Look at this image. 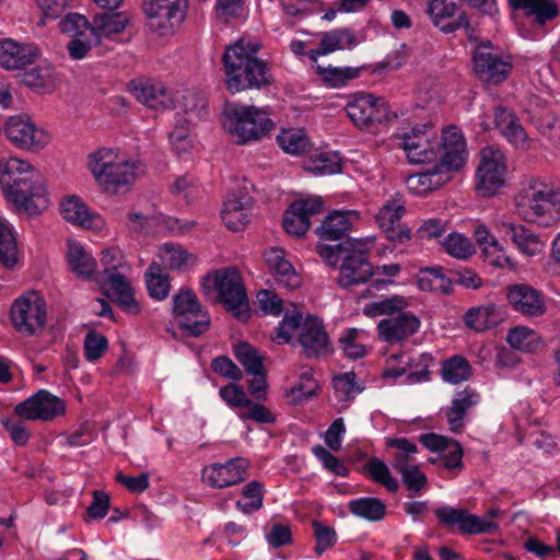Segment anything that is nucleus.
<instances>
[{"mask_svg":"<svg viewBox=\"0 0 560 560\" xmlns=\"http://www.w3.org/2000/svg\"><path fill=\"white\" fill-rule=\"evenodd\" d=\"M260 44L238 39L229 46L222 57L224 83L231 93L262 89L273 82L267 62L257 57Z\"/></svg>","mask_w":560,"mask_h":560,"instance_id":"obj_1","label":"nucleus"},{"mask_svg":"<svg viewBox=\"0 0 560 560\" xmlns=\"http://www.w3.org/2000/svg\"><path fill=\"white\" fill-rule=\"evenodd\" d=\"M435 145L439 147L441 165L412 174L407 179L409 189L417 195H425L442 187L450 180V174L442 168L458 170L467 159L464 136L455 126L446 128L442 133L441 143L435 142Z\"/></svg>","mask_w":560,"mask_h":560,"instance_id":"obj_2","label":"nucleus"},{"mask_svg":"<svg viewBox=\"0 0 560 560\" xmlns=\"http://www.w3.org/2000/svg\"><path fill=\"white\" fill-rule=\"evenodd\" d=\"M515 208L527 222L551 225L560 221V188L547 179L530 177L515 195Z\"/></svg>","mask_w":560,"mask_h":560,"instance_id":"obj_3","label":"nucleus"},{"mask_svg":"<svg viewBox=\"0 0 560 560\" xmlns=\"http://www.w3.org/2000/svg\"><path fill=\"white\" fill-rule=\"evenodd\" d=\"M409 302L405 296L392 295L365 304L363 314L369 317L387 315L377 324L381 340L394 345L401 343L416 335L421 326L420 318L411 312H405Z\"/></svg>","mask_w":560,"mask_h":560,"instance_id":"obj_4","label":"nucleus"},{"mask_svg":"<svg viewBox=\"0 0 560 560\" xmlns=\"http://www.w3.org/2000/svg\"><path fill=\"white\" fill-rule=\"evenodd\" d=\"M89 170L109 194H124L142 172L141 165L113 149L101 148L89 155Z\"/></svg>","mask_w":560,"mask_h":560,"instance_id":"obj_5","label":"nucleus"},{"mask_svg":"<svg viewBox=\"0 0 560 560\" xmlns=\"http://www.w3.org/2000/svg\"><path fill=\"white\" fill-rule=\"evenodd\" d=\"M21 185L33 187L28 209H47L49 201L43 176L30 163L18 158L0 160V186L8 201L25 200Z\"/></svg>","mask_w":560,"mask_h":560,"instance_id":"obj_6","label":"nucleus"},{"mask_svg":"<svg viewBox=\"0 0 560 560\" xmlns=\"http://www.w3.org/2000/svg\"><path fill=\"white\" fill-rule=\"evenodd\" d=\"M223 117V128L241 145L262 139L275 128L267 112L256 106H230Z\"/></svg>","mask_w":560,"mask_h":560,"instance_id":"obj_7","label":"nucleus"},{"mask_svg":"<svg viewBox=\"0 0 560 560\" xmlns=\"http://www.w3.org/2000/svg\"><path fill=\"white\" fill-rule=\"evenodd\" d=\"M214 288L219 301L224 307L241 318L247 314L248 301L240 272L233 268H223L207 275L202 281L203 290Z\"/></svg>","mask_w":560,"mask_h":560,"instance_id":"obj_8","label":"nucleus"},{"mask_svg":"<svg viewBox=\"0 0 560 560\" xmlns=\"http://www.w3.org/2000/svg\"><path fill=\"white\" fill-rule=\"evenodd\" d=\"M173 318L183 334L190 337H199L210 327L209 313L188 288H182L173 296Z\"/></svg>","mask_w":560,"mask_h":560,"instance_id":"obj_9","label":"nucleus"},{"mask_svg":"<svg viewBox=\"0 0 560 560\" xmlns=\"http://www.w3.org/2000/svg\"><path fill=\"white\" fill-rule=\"evenodd\" d=\"M187 0H143L142 9L148 28L159 36L175 33L185 20Z\"/></svg>","mask_w":560,"mask_h":560,"instance_id":"obj_10","label":"nucleus"},{"mask_svg":"<svg viewBox=\"0 0 560 560\" xmlns=\"http://www.w3.org/2000/svg\"><path fill=\"white\" fill-rule=\"evenodd\" d=\"M350 247L345 255L338 276V284L350 288L365 283L373 276V268L369 260L368 252L373 247L372 238L347 240Z\"/></svg>","mask_w":560,"mask_h":560,"instance_id":"obj_11","label":"nucleus"},{"mask_svg":"<svg viewBox=\"0 0 560 560\" xmlns=\"http://www.w3.org/2000/svg\"><path fill=\"white\" fill-rule=\"evenodd\" d=\"M10 315L18 332L26 337L38 335L46 325V301L35 291L27 292L13 302Z\"/></svg>","mask_w":560,"mask_h":560,"instance_id":"obj_12","label":"nucleus"},{"mask_svg":"<svg viewBox=\"0 0 560 560\" xmlns=\"http://www.w3.org/2000/svg\"><path fill=\"white\" fill-rule=\"evenodd\" d=\"M499 509H491L487 512V518L469 513L465 509L441 506L435 510L439 522L447 527L457 526L458 532L464 535L494 534L499 524L493 518L500 515Z\"/></svg>","mask_w":560,"mask_h":560,"instance_id":"obj_13","label":"nucleus"},{"mask_svg":"<svg viewBox=\"0 0 560 560\" xmlns=\"http://www.w3.org/2000/svg\"><path fill=\"white\" fill-rule=\"evenodd\" d=\"M506 158L497 147L488 145L480 151L476 172V188L482 197L494 195L505 183Z\"/></svg>","mask_w":560,"mask_h":560,"instance_id":"obj_14","label":"nucleus"},{"mask_svg":"<svg viewBox=\"0 0 560 560\" xmlns=\"http://www.w3.org/2000/svg\"><path fill=\"white\" fill-rule=\"evenodd\" d=\"M472 62L478 78L493 84L504 81L512 70L510 57L502 56L490 42L482 43L475 49Z\"/></svg>","mask_w":560,"mask_h":560,"instance_id":"obj_15","label":"nucleus"},{"mask_svg":"<svg viewBox=\"0 0 560 560\" xmlns=\"http://www.w3.org/2000/svg\"><path fill=\"white\" fill-rule=\"evenodd\" d=\"M346 109L349 118L359 128H371L392 119L384 100L372 94L355 97L347 105Z\"/></svg>","mask_w":560,"mask_h":560,"instance_id":"obj_16","label":"nucleus"},{"mask_svg":"<svg viewBox=\"0 0 560 560\" xmlns=\"http://www.w3.org/2000/svg\"><path fill=\"white\" fill-rule=\"evenodd\" d=\"M431 127L423 125L412 128L409 133L394 138L396 147L401 148L410 163H429L438 159V152L430 135Z\"/></svg>","mask_w":560,"mask_h":560,"instance_id":"obj_17","label":"nucleus"},{"mask_svg":"<svg viewBox=\"0 0 560 560\" xmlns=\"http://www.w3.org/2000/svg\"><path fill=\"white\" fill-rule=\"evenodd\" d=\"M7 138L15 147L24 150L37 151L49 142L48 133L35 126L27 116H13L4 127Z\"/></svg>","mask_w":560,"mask_h":560,"instance_id":"obj_18","label":"nucleus"},{"mask_svg":"<svg viewBox=\"0 0 560 560\" xmlns=\"http://www.w3.org/2000/svg\"><path fill=\"white\" fill-rule=\"evenodd\" d=\"M505 295L511 308L526 318L541 317L547 312L542 292L527 283L508 285Z\"/></svg>","mask_w":560,"mask_h":560,"instance_id":"obj_19","label":"nucleus"},{"mask_svg":"<svg viewBox=\"0 0 560 560\" xmlns=\"http://www.w3.org/2000/svg\"><path fill=\"white\" fill-rule=\"evenodd\" d=\"M248 460L243 457L211 464L202 469V480L211 488L222 489L243 482L248 477Z\"/></svg>","mask_w":560,"mask_h":560,"instance_id":"obj_20","label":"nucleus"},{"mask_svg":"<svg viewBox=\"0 0 560 560\" xmlns=\"http://www.w3.org/2000/svg\"><path fill=\"white\" fill-rule=\"evenodd\" d=\"M14 412L26 420H51L65 412L61 399L45 389L38 390L33 396L21 401L14 407Z\"/></svg>","mask_w":560,"mask_h":560,"instance_id":"obj_21","label":"nucleus"},{"mask_svg":"<svg viewBox=\"0 0 560 560\" xmlns=\"http://www.w3.org/2000/svg\"><path fill=\"white\" fill-rule=\"evenodd\" d=\"M322 211L323 201L318 197L296 200L284 212L283 229L289 235L300 238L310 230L311 219Z\"/></svg>","mask_w":560,"mask_h":560,"instance_id":"obj_22","label":"nucleus"},{"mask_svg":"<svg viewBox=\"0 0 560 560\" xmlns=\"http://www.w3.org/2000/svg\"><path fill=\"white\" fill-rule=\"evenodd\" d=\"M62 31L72 34V39L67 45L72 59H83L92 46L100 44L90 27V22L81 14H68L62 21Z\"/></svg>","mask_w":560,"mask_h":560,"instance_id":"obj_23","label":"nucleus"},{"mask_svg":"<svg viewBox=\"0 0 560 560\" xmlns=\"http://www.w3.org/2000/svg\"><path fill=\"white\" fill-rule=\"evenodd\" d=\"M299 343L308 358H318L330 352V343L323 322L314 316L303 319L299 332Z\"/></svg>","mask_w":560,"mask_h":560,"instance_id":"obj_24","label":"nucleus"},{"mask_svg":"<svg viewBox=\"0 0 560 560\" xmlns=\"http://www.w3.org/2000/svg\"><path fill=\"white\" fill-rule=\"evenodd\" d=\"M252 197L246 186L232 191L222 209V220L231 231H240L249 222Z\"/></svg>","mask_w":560,"mask_h":560,"instance_id":"obj_25","label":"nucleus"},{"mask_svg":"<svg viewBox=\"0 0 560 560\" xmlns=\"http://www.w3.org/2000/svg\"><path fill=\"white\" fill-rule=\"evenodd\" d=\"M39 50L34 44L19 43L12 38L0 39V67L7 70L23 69L32 65Z\"/></svg>","mask_w":560,"mask_h":560,"instance_id":"obj_26","label":"nucleus"},{"mask_svg":"<svg viewBox=\"0 0 560 560\" xmlns=\"http://www.w3.org/2000/svg\"><path fill=\"white\" fill-rule=\"evenodd\" d=\"M419 442L429 451L440 453L446 469L463 468V448L456 440L435 433H425L419 436Z\"/></svg>","mask_w":560,"mask_h":560,"instance_id":"obj_27","label":"nucleus"},{"mask_svg":"<svg viewBox=\"0 0 560 560\" xmlns=\"http://www.w3.org/2000/svg\"><path fill=\"white\" fill-rule=\"evenodd\" d=\"M501 232H504L515 248L526 257H534L544 252L546 241L524 224L502 222Z\"/></svg>","mask_w":560,"mask_h":560,"instance_id":"obj_28","label":"nucleus"},{"mask_svg":"<svg viewBox=\"0 0 560 560\" xmlns=\"http://www.w3.org/2000/svg\"><path fill=\"white\" fill-rule=\"evenodd\" d=\"M264 257L269 271L280 287L289 291L300 288L302 278L285 258L283 249L272 247L265 252Z\"/></svg>","mask_w":560,"mask_h":560,"instance_id":"obj_29","label":"nucleus"},{"mask_svg":"<svg viewBox=\"0 0 560 560\" xmlns=\"http://www.w3.org/2000/svg\"><path fill=\"white\" fill-rule=\"evenodd\" d=\"M62 218L74 225L90 230H101L104 225L103 218L91 211L78 196H68L60 201Z\"/></svg>","mask_w":560,"mask_h":560,"instance_id":"obj_30","label":"nucleus"},{"mask_svg":"<svg viewBox=\"0 0 560 560\" xmlns=\"http://www.w3.org/2000/svg\"><path fill=\"white\" fill-rule=\"evenodd\" d=\"M479 401V394L468 386L455 394L451 406L445 410L447 423L452 432L458 433L464 429L468 411L476 407Z\"/></svg>","mask_w":560,"mask_h":560,"instance_id":"obj_31","label":"nucleus"},{"mask_svg":"<svg viewBox=\"0 0 560 560\" xmlns=\"http://www.w3.org/2000/svg\"><path fill=\"white\" fill-rule=\"evenodd\" d=\"M358 220L359 213L357 211H334L316 228V234L322 242L340 241Z\"/></svg>","mask_w":560,"mask_h":560,"instance_id":"obj_32","label":"nucleus"},{"mask_svg":"<svg viewBox=\"0 0 560 560\" xmlns=\"http://www.w3.org/2000/svg\"><path fill=\"white\" fill-rule=\"evenodd\" d=\"M106 287L109 298H112L124 311L130 314L140 312L139 304L133 296V290L126 280L124 272H112L106 278H98Z\"/></svg>","mask_w":560,"mask_h":560,"instance_id":"obj_33","label":"nucleus"},{"mask_svg":"<svg viewBox=\"0 0 560 560\" xmlns=\"http://www.w3.org/2000/svg\"><path fill=\"white\" fill-rule=\"evenodd\" d=\"M132 93L139 102L155 110L170 108L174 104L173 96L160 82L133 81Z\"/></svg>","mask_w":560,"mask_h":560,"instance_id":"obj_34","label":"nucleus"},{"mask_svg":"<svg viewBox=\"0 0 560 560\" xmlns=\"http://www.w3.org/2000/svg\"><path fill=\"white\" fill-rule=\"evenodd\" d=\"M494 124L500 133L516 149L527 150L529 139L514 113L503 107H498L494 113Z\"/></svg>","mask_w":560,"mask_h":560,"instance_id":"obj_35","label":"nucleus"},{"mask_svg":"<svg viewBox=\"0 0 560 560\" xmlns=\"http://www.w3.org/2000/svg\"><path fill=\"white\" fill-rule=\"evenodd\" d=\"M67 259L70 270L78 278L84 280H98L96 260L79 242H68Z\"/></svg>","mask_w":560,"mask_h":560,"instance_id":"obj_36","label":"nucleus"},{"mask_svg":"<svg viewBox=\"0 0 560 560\" xmlns=\"http://www.w3.org/2000/svg\"><path fill=\"white\" fill-rule=\"evenodd\" d=\"M455 3L446 2L445 0H430L427 8V12L430 14L434 25L446 34L462 27L468 28L469 26L466 13H460L454 22L443 23L444 19L455 14Z\"/></svg>","mask_w":560,"mask_h":560,"instance_id":"obj_37","label":"nucleus"},{"mask_svg":"<svg viewBox=\"0 0 560 560\" xmlns=\"http://www.w3.org/2000/svg\"><path fill=\"white\" fill-rule=\"evenodd\" d=\"M358 44V38L350 30H332L322 35L318 48L310 51V58L316 61L318 56H325L336 50L352 49Z\"/></svg>","mask_w":560,"mask_h":560,"instance_id":"obj_38","label":"nucleus"},{"mask_svg":"<svg viewBox=\"0 0 560 560\" xmlns=\"http://www.w3.org/2000/svg\"><path fill=\"white\" fill-rule=\"evenodd\" d=\"M464 319L469 328L483 331L498 326L503 320V312L490 303L468 310Z\"/></svg>","mask_w":560,"mask_h":560,"instance_id":"obj_39","label":"nucleus"},{"mask_svg":"<svg viewBox=\"0 0 560 560\" xmlns=\"http://www.w3.org/2000/svg\"><path fill=\"white\" fill-rule=\"evenodd\" d=\"M128 24V18L122 12H105L96 14L90 23L91 30L101 43L103 37L121 33Z\"/></svg>","mask_w":560,"mask_h":560,"instance_id":"obj_40","label":"nucleus"},{"mask_svg":"<svg viewBox=\"0 0 560 560\" xmlns=\"http://www.w3.org/2000/svg\"><path fill=\"white\" fill-rule=\"evenodd\" d=\"M386 446L395 450L392 456V466L396 471L418 465L416 454L419 450L413 441L407 438H387Z\"/></svg>","mask_w":560,"mask_h":560,"instance_id":"obj_41","label":"nucleus"},{"mask_svg":"<svg viewBox=\"0 0 560 560\" xmlns=\"http://www.w3.org/2000/svg\"><path fill=\"white\" fill-rule=\"evenodd\" d=\"M162 262L172 270L188 271L196 265V256L179 245L165 243L159 248Z\"/></svg>","mask_w":560,"mask_h":560,"instance_id":"obj_42","label":"nucleus"},{"mask_svg":"<svg viewBox=\"0 0 560 560\" xmlns=\"http://www.w3.org/2000/svg\"><path fill=\"white\" fill-rule=\"evenodd\" d=\"M514 9L525 10V14L534 16L537 24L544 25L558 15V5L553 0H510Z\"/></svg>","mask_w":560,"mask_h":560,"instance_id":"obj_43","label":"nucleus"},{"mask_svg":"<svg viewBox=\"0 0 560 560\" xmlns=\"http://www.w3.org/2000/svg\"><path fill=\"white\" fill-rule=\"evenodd\" d=\"M173 106L180 108L190 120L202 118L206 115L207 98L201 91L185 90L174 100Z\"/></svg>","mask_w":560,"mask_h":560,"instance_id":"obj_44","label":"nucleus"},{"mask_svg":"<svg viewBox=\"0 0 560 560\" xmlns=\"http://www.w3.org/2000/svg\"><path fill=\"white\" fill-rule=\"evenodd\" d=\"M145 283L149 295L158 301L164 300L170 292V277L164 272L163 268L153 262L145 271Z\"/></svg>","mask_w":560,"mask_h":560,"instance_id":"obj_45","label":"nucleus"},{"mask_svg":"<svg viewBox=\"0 0 560 560\" xmlns=\"http://www.w3.org/2000/svg\"><path fill=\"white\" fill-rule=\"evenodd\" d=\"M406 212L405 201L401 197L387 200L375 214V220L383 232L392 231Z\"/></svg>","mask_w":560,"mask_h":560,"instance_id":"obj_46","label":"nucleus"},{"mask_svg":"<svg viewBox=\"0 0 560 560\" xmlns=\"http://www.w3.org/2000/svg\"><path fill=\"white\" fill-rule=\"evenodd\" d=\"M506 341L512 348L523 352H534L541 347L540 336L525 326H516L510 329Z\"/></svg>","mask_w":560,"mask_h":560,"instance_id":"obj_47","label":"nucleus"},{"mask_svg":"<svg viewBox=\"0 0 560 560\" xmlns=\"http://www.w3.org/2000/svg\"><path fill=\"white\" fill-rule=\"evenodd\" d=\"M348 509L352 514L372 522L382 520L386 514L385 504L372 497L351 500Z\"/></svg>","mask_w":560,"mask_h":560,"instance_id":"obj_48","label":"nucleus"},{"mask_svg":"<svg viewBox=\"0 0 560 560\" xmlns=\"http://www.w3.org/2000/svg\"><path fill=\"white\" fill-rule=\"evenodd\" d=\"M418 285L422 291L441 292L448 294L452 291V281L445 277L441 267L425 268L420 271Z\"/></svg>","mask_w":560,"mask_h":560,"instance_id":"obj_49","label":"nucleus"},{"mask_svg":"<svg viewBox=\"0 0 560 560\" xmlns=\"http://www.w3.org/2000/svg\"><path fill=\"white\" fill-rule=\"evenodd\" d=\"M18 261V245L10 226L0 219V264L12 268Z\"/></svg>","mask_w":560,"mask_h":560,"instance_id":"obj_50","label":"nucleus"},{"mask_svg":"<svg viewBox=\"0 0 560 560\" xmlns=\"http://www.w3.org/2000/svg\"><path fill=\"white\" fill-rule=\"evenodd\" d=\"M362 332L357 328L343 330L339 337L338 343L343 355L355 360L366 354V347L361 341Z\"/></svg>","mask_w":560,"mask_h":560,"instance_id":"obj_51","label":"nucleus"},{"mask_svg":"<svg viewBox=\"0 0 560 560\" xmlns=\"http://www.w3.org/2000/svg\"><path fill=\"white\" fill-rule=\"evenodd\" d=\"M317 73L323 81L330 88H340L346 85L350 80L359 77L360 68L351 67H328L317 66Z\"/></svg>","mask_w":560,"mask_h":560,"instance_id":"obj_52","label":"nucleus"},{"mask_svg":"<svg viewBox=\"0 0 560 560\" xmlns=\"http://www.w3.org/2000/svg\"><path fill=\"white\" fill-rule=\"evenodd\" d=\"M279 147L290 154H302L310 150L311 142L302 130L289 129L283 130L278 137Z\"/></svg>","mask_w":560,"mask_h":560,"instance_id":"obj_53","label":"nucleus"},{"mask_svg":"<svg viewBox=\"0 0 560 560\" xmlns=\"http://www.w3.org/2000/svg\"><path fill=\"white\" fill-rule=\"evenodd\" d=\"M471 374V368L467 359L462 355H454L446 360L442 366L443 380L458 384L469 378Z\"/></svg>","mask_w":560,"mask_h":560,"instance_id":"obj_54","label":"nucleus"},{"mask_svg":"<svg viewBox=\"0 0 560 560\" xmlns=\"http://www.w3.org/2000/svg\"><path fill=\"white\" fill-rule=\"evenodd\" d=\"M365 469L369 472L371 479L387 489L389 492H396L399 489L398 481L392 476L388 466L380 458H371Z\"/></svg>","mask_w":560,"mask_h":560,"instance_id":"obj_55","label":"nucleus"},{"mask_svg":"<svg viewBox=\"0 0 560 560\" xmlns=\"http://www.w3.org/2000/svg\"><path fill=\"white\" fill-rule=\"evenodd\" d=\"M262 489L264 486L259 481L247 482L242 489L244 501L236 502L237 510L246 514L258 511L262 506Z\"/></svg>","mask_w":560,"mask_h":560,"instance_id":"obj_56","label":"nucleus"},{"mask_svg":"<svg viewBox=\"0 0 560 560\" xmlns=\"http://www.w3.org/2000/svg\"><path fill=\"white\" fill-rule=\"evenodd\" d=\"M485 259L492 266L515 270L516 261L506 254L505 248L497 238H491L489 244L481 249Z\"/></svg>","mask_w":560,"mask_h":560,"instance_id":"obj_57","label":"nucleus"},{"mask_svg":"<svg viewBox=\"0 0 560 560\" xmlns=\"http://www.w3.org/2000/svg\"><path fill=\"white\" fill-rule=\"evenodd\" d=\"M332 386L335 396L339 401L352 400L362 392V387L355 382V374L353 372L343 373L334 377Z\"/></svg>","mask_w":560,"mask_h":560,"instance_id":"obj_58","label":"nucleus"},{"mask_svg":"<svg viewBox=\"0 0 560 560\" xmlns=\"http://www.w3.org/2000/svg\"><path fill=\"white\" fill-rule=\"evenodd\" d=\"M235 357L248 374H257L264 369L262 358L246 342L236 346Z\"/></svg>","mask_w":560,"mask_h":560,"instance_id":"obj_59","label":"nucleus"},{"mask_svg":"<svg viewBox=\"0 0 560 560\" xmlns=\"http://www.w3.org/2000/svg\"><path fill=\"white\" fill-rule=\"evenodd\" d=\"M447 254L458 259H467L475 253V247L469 238L459 233H451L443 242Z\"/></svg>","mask_w":560,"mask_h":560,"instance_id":"obj_60","label":"nucleus"},{"mask_svg":"<svg viewBox=\"0 0 560 560\" xmlns=\"http://www.w3.org/2000/svg\"><path fill=\"white\" fill-rule=\"evenodd\" d=\"M191 122L190 118H178L174 129L170 132L171 144L178 154L187 152L191 147L189 139Z\"/></svg>","mask_w":560,"mask_h":560,"instance_id":"obj_61","label":"nucleus"},{"mask_svg":"<svg viewBox=\"0 0 560 560\" xmlns=\"http://www.w3.org/2000/svg\"><path fill=\"white\" fill-rule=\"evenodd\" d=\"M303 317L300 313L285 315L276 328L275 335L271 336L272 340L277 343H289L292 340L293 334L301 328Z\"/></svg>","mask_w":560,"mask_h":560,"instance_id":"obj_62","label":"nucleus"},{"mask_svg":"<svg viewBox=\"0 0 560 560\" xmlns=\"http://www.w3.org/2000/svg\"><path fill=\"white\" fill-rule=\"evenodd\" d=\"M312 170L318 174H337L341 172V159L337 152H319L312 158Z\"/></svg>","mask_w":560,"mask_h":560,"instance_id":"obj_63","label":"nucleus"},{"mask_svg":"<svg viewBox=\"0 0 560 560\" xmlns=\"http://www.w3.org/2000/svg\"><path fill=\"white\" fill-rule=\"evenodd\" d=\"M23 82L35 90L50 91L54 88L52 70L49 67L33 69L24 74Z\"/></svg>","mask_w":560,"mask_h":560,"instance_id":"obj_64","label":"nucleus"}]
</instances>
